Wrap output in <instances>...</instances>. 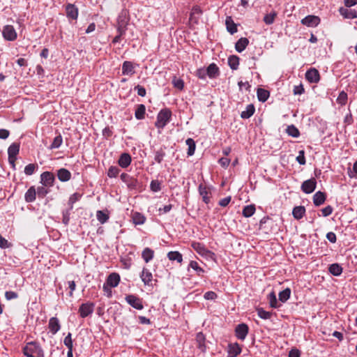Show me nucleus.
<instances>
[{
	"label": "nucleus",
	"mask_w": 357,
	"mask_h": 357,
	"mask_svg": "<svg viewBox=\"0 0 357 357\" xmlns=\"http://www.w3.org/2000/svg\"><path fill=\"white\" fill-rule=\"evenodd\" d=\"M146 107L143 104H139L137 106L135 112V116L138 120L144 119L145 117Z\"/></svg>",
	"instance_id": "473e14b6"
},
{
	"label": "nucleus",
	"mask_w": 357,
	"mask_h": 357,
	"mask_svg": "<svg viewBox=\"0 0 357 357\" xmlns=\"http://www.w3.org/2000/svg\"><path fill=\"white\" fill-rule=\"evenodd\" d=\"M172 84L175 88L179 90H182L184 87L183 80L179 78L174 77L172 80Z\"/></svg>",
	"instance_id": "13d9d810"
},
{
	"label": "nucleus",
	"mask_w": 357,
	"mask_h": 357,
	"mask_svg": "<svg viewBox=\"0 0 357 357\" xmlns=\"http://www.w3.org/2000/svg\"><path fill=\"white\" fill-rule=\"evenodd\" d=\"M172 115V114L169 109L165 108L161 109L157 115L155 126L158 129H163L171 121Z\"/></svg>",
	"instance_id": "f03ea898"
},
{
	"label": "nucleus",
	"mask_w": 357,
	"mask_h": 357,
	"mask_svg": "<svg viewBox=\"0 0 357 357\" xmlns=\"http://www.w3.org/2000/svg\"><path fill=\"white\" fill-rule=\"evenodd\" d=\"M129 17L128 12L123 10L118 16L117 18V32L120 34H125L127 30V25L129 22Z\"/></svg>",
	"instance_id": "7ed1b4c3"
},
{
	"label": "nucleus",
	"mask_w": 357,
	"mask_h": 357,
	"mask_svg": "<svg viewBox=\"0 0 357 357\" xmlns=\"http://www.w3.org/2000/svg\"><path fill=\"white\" fill-rule=\"evenodd\" d=\"M5 297L8 301H10L17 298L18 297V294L15 291H7L5 293Z\"/></svg>",
	"instance_id": "774afa93"
},
{
	"label": "nucleus",
	"mask_w": 357,
	"mask_h": 357,
	"mask_svg": "<svg viewBox=\"0 0 357 357\" xmlns=\"http://www.w3.org/2000/svg\"><path fill=\"white\" fill-rule=\"evenodd\" d=\"M257 95L258 100L260 102H264L269 98L270 93L268 91H267L266 89L259 88L257 91Z\"/></svg>",
	"instance_id": "2f4dec72"
},
{
	"label": "nucleus",
	"mask_w": 357,
	"mask_h": 357,
	"mask_svg": "<svg viewBox=\"0 0 357 357\" xmlns=\"http://www.w3.org/2000/svg\"><path fill=\"white\" fill-rule=\"evenodd\" d=\"M255 111V108L252 104L247 105L245 111H243L241 114V117L243 119H247L251 117Z\"/></svg>",
	"instance_id": "c756f323"
},
{
	"label": "nucleus",
	"mask_w": 357,
	"mask_h": 357,
	"mask_svg": "<svg viewBox=\"0 0 357 357\" xmlns=\"http://www.w3.org/2000/svg\"><path fill=\"white\" fill-rule=\"evenodd\" d=\"M36 190L34 186L30 187L24 195V199L26 202L31 203L36 200Z\"/></svg>",
	"instance_id": "393cba45"
},
{
	"label": "nucleus",
	"mask_w": 357,
	"mask_h": 357,
	"mask_svg": "<svg viewBox=\"0 0 357 357\" xmlns=\"http://www.w3.org/2000/svg\"><path fill=\"white\" fill-rule=\"evenodd\" d=\"M286 132L288 135L293 137H298L300 136V131L294 125L288 126L286 129Z\"/></svg>",
	"instance_id": "ea45409f"
},
{
	"label": "nucleus",
	"mask_w": 357,
	"mask_h": 357,
	"mask_svg": "<svg viewBox=\"0 0 357 357\" xmlns=\"http://www.w3.org/2000/svg\"><path fill=\"white\" fill-rule=\"evenodd\" d=\"M225 24L227 27V30L231 34H234L237 32V26L232 20L231 16H228L226 17Z\"/></svg>",
	"instance_id": "a878e982"
},
{
	"label": "nucleus",
	"mask_w": 357,
	"mask_h": 357,
	"mask_svg": "<svg viewBox=\"0 0 357 357\" xmlns=\"http://www.w3.org/2000/svg\"><path fill=\"white\" fill-rule=\"evenodd\" d=\"M206 70L204 68H199L196 71V76H197L199 79H205L207 74L206 73Z\"/></svg>",
	"instance_id": "338daca9"
},
{
	"label": "nucleus",
	"mask_w": 357,
	"mask_h": 357,
	"mask_svg": "<svg viewBox=\"0 0 357 357\" xmlns=\"http://www.w3.org/2000/svg\"><path fill=\"white\" fill-rule=\"evenodd\" d=\"M257 312L258 316L262 319H269L273 315L271 312L266 311L261 307L257 309Z\"/></svg>",
	"instance_id": "a18cd8bd"
},
{
	"label": "nucleus",
	"mask_w": 357,
	"mask_h": 357,
	"mask_svg": "<svg viewBox=\"0 0 357 357\" xmlns=\"http://www.w3.org/2000/svg\"><path fill=\"white\" fill-rule=\"evenodd\" d=\"M23 353L26 357H44V351L36 341L27 342L23 348Z\"/></svg>",
	"instance_id": "f257e3e1"
},
{
	"label": "nucleus",
	"mask_w": 357,
	"mask_h": 357,
	"mask_svg": "<svg viewBox=\"0 0 357 357\" xmlns=\"http://www.w3.org/2000/svg\"><path fill=\"white\" fill-rule=\"evenodd\" d=\"M255 212V206L253 204L248 205L243 209L242 214L245 218L251 217Z\"/></svg>",
	"instance_id": "a19ab883"
},
{
	"label": "nucleus",
	"mask_w": 357,
	"mask_h": 357,
	"mask_svg": "<svg viewBox=\"0 0 357 357\" xmlns=\"http://www.w3.org/2000/svg\"><path fill=\"white\" fill-rule=\"evenodd\" d=\"M120 170L116 166H111L107 172V176L109 178H115L119 174Z\"/></svg>",
	"instance_id": "6e6d98bb"
},
{
	"label": "nucleus",
	"mask_w": 357,
	"mask_h": 357,
	"mask_svg": "<svg viewBox=\"0 0 357 357\" xmlns=\"http://www.w3.org/2000/svg\"><path fill=\"white\" fill-rule=\"evenodd\" d=\"M66 12L69 19L76 20L78 17V9L74 4L68 3L66 7Z\"/></svg>",
	"instance_id": "f3484780"
},
{
	"label": "nucleus",
	"mask_w": 357,
	"mask_h": 357,
	"mask_svg": "<svg viewBox=\"0 0 357 357\" xmlns=\"http://www.w3.org/2000/svg\"><path fill=\"white\" fill-rule=\"evenodd\" d=\"M165 155V153L162 149H160L155 153V158L154 160L158 163H161Z\"/></svg>",
	"instance_id": "4d7b16f0"
},
{
	"label": "nucleus",
	"mask_w": 357,
	"mask_h": 357,
	"mask_svg": "<svg viewBox=\"0 0 357 357\" xmlns=\"http://www.w3.org/2000/svg\"><path fill=\"white\" fill-rule=\"evenodd\" d=\"M132 158L129 153H122L118 160V164L122 168H127L131 163Z\"/></svg>",
	"instance_id": "a211bd4d"
},
{
	"label": "nucleus",
	"mask_w": 357,
	"mask_h": 357,
	"mask_svg": "<svg viewBox=\"0 0 357 357\" xmlns=\"http://www.w3.org/2000/svg\"><path fill=\"white\" fill-rule=\"evenodd\" d=\"M154 257V251L149 248H146L142 252V257L146 263L149 262Z\"/></svg>",
	"instance_id": "7c9ffc66"
},
{
	"label": "nucleus",
	"mask_w": 357,
	"mask_h": 357,
	"mask_svg": "<svg viewBox=\"0 0 357 357\" xmlns=\"http://www.w3.org/2000/svg\"><path fill=\"white\" fill-rule=\"evenodd\" d=\"M58 179L61 182H67L70 180L72 174L69 170L66 168H61L57 170Z\"/></svg>",
	"instance_id": "dca6fc26"
},
{
	"label": "nucleus",
	"mask_w": 357,
	"mask_h": 357,
	"mask_svg": "<svg viewBox=\"0 0 357 357\" xmlns=\"http://www.w3.org/2000/svg\"><path fill=\"white\" fill-rule=\"evenodd\" d=\"M189 268H192L195 271H197V274L199 275H201V273H203L204 272V269L201 268L198 263L195 261H191L189 264Z\"/></svg>",
	"instance_id": "5fc2aeb1"
},
{
	"label": "nucleus",
	"mask_w": 357,
	"mask_h": 357,
	"mask_svg": "<svg viewBox=\"0 0 357 357\" xmlns=\"http://www.w3.org/2000/svg\"><path fill=\"white\" fill-rule=\"evenodd\" d=\"M125 299L130 306L137 310H142L144 308L142 300L135 295H128Z\"/></svg>",
	"instance_id": "0eeeda50"
},
{
	"label": "nucleus",
	"mask_w": 357,
	"mask_h": 357,
	"mask_svg": "<svg viewBox=\"0 0 357 357\" xmlns=\"http://www.w3.org/2000/svg\"><path fill=\"white\" fill-rule=\"evenodd\" d=\"M270 306L272 308H278L279 307L276 295L274 291L271 292L268 296Z\"/></svg>",
	"instance_id": "37998d69"
},
{
	"label": "nucleus",
	"mask_w": 357,
	"mask_h": 357,
	"mask_svg": "<svg viewBox=\"0 0 357 357\" xmlns=\"http://www.w3.org/2000/svg\"><path fill=\"white\" fill-rule=\"evenodd\" d=\"M46 187L47 186L44 185L38 187L36 195H38L39 197L43 198L49 193L50 191Z\"/></svg>",
	"instance_id": "3c124183"
},
{
	"label": "nucleus",
	"mask_w": 357,
	"mask_h": 357,
	"mask_svg": "<svg viewBox=\"0 0 357 357\" xmlns=\"http://www.w3.org/2000/svg\"><path fill=\"white\" fill-rule=\"evenodd\" d=\"M82 197V194L78 192L73 193L69 198L68 205H70V209L73 208V204Z\"/></svg>",
	"instance_id": "49530a36"
},
{
	"label": "nucleus",
	"mask_w": 357,
	"mask_h": 357,
	"mask_svg": "<svg viewBox=\"0 0 357 357\" xmlns=\"http://www.w3.org/2000/svg\"><path fill=\"white\" fill-rule=\"evenodd\" d=\"M135 73V66L132 62L126 61L122 64V74L123 75L132 76Z\"/></svg>",
	"instance_id": "4468645a"
},
{
	"label": "nucleus",
	"mask_w": 357,
	"mask_h": 357,
	"mask_svg": "<svg viewBox=\"0 0 357 357\" xmlns=\"http://www.w3.org/2000/svg\"><path fill=\"white\" fill-rule=\"evenodd\" d=\"M132 218L135 225H143L146 220L144 215L138 212L134 213Z\"/></svg>",
	"instance_id": "58836bf2"
},
{
	"label": "nucleus",
	"mask_w": 357,
	"mask_h": 357,
	"mask_svg": "<svg viewBox=\"0 0 357 357\" xmlns=\"http://www.w3.org/2000/svg\"><path fill=\"white\" fill-rule=\"evenodd\" d=\"M186 145L188 146L187 154L188 156L194 155L196 148V144L193 139L188 138L185 141Z\"/></svg>",
	"instance_id": "4c0bfd02"
},
{
	"label": "nucleus",
	"mask_w": 357,
	"mask_h": 357,
	"mask_svg": "<svg viewBox=\"0 0 357 357\" xmlns=\"http://www.w3.org/2000/svg\"><path fill=\"white\" fill-rule=\"evenodd\" d=\"M333 211V208L328 205L321 209L322 215L324 217L329 216Z\"/></svg>",
	"instance_id": "69168bd1"
},
{
	"label": "nucleus",
	"mask_w": 357,
	"mask_h": 357,
	"mask_svg": "<svg viewBox=\"0 0 357 357\" xmlns=\"http://www.w3.org/2000/svg\"><path fill=\"white\" fill-rule=\"evenodd\" d=\"M120 282V275L116 273H112L107 277L106 284L109 285V287H116L118 286Z\"/></svg>",
	"instance_id": "6ab92c4d"
},
{
	"label": "nucleus",
	"mask_w": 357,
	"mask_h": 357,
	"mask_svg": "<svg viewBox=\"0 0 357 357\" xmlns=\"http://www.w3.org/2000/svg\"><path fill=\"white\" fill-rule=\"evenodd\" d=\"M206 73L207 75L211 78H215L217 77L220 74V70L217 65L214 63H211L206 68Z\"/></svg>",
	"instance_id": "412c9836"
},
{
	"label": "nucleus",
	"mask_w": 357,
	"mask_h": 357,
	"mask_svg": "<svg viewBox=\"0 0 357 357\" xmlns=\"http://www.w3.org/2000/svg\"><path fill=\"white\" fill-rule=\"evenodd\" d=\"M249 44L247 38H241L235 44V49L238 52H242Z\"/></svg>",
	"instance_id": "bb28decb"
},
{
	"label": "nucleus",
	"mask_w": 357,
	"mask_h": 357,
	"mask_svg": "<svg viewBox=\"0 0 357 357\" xmlns=\"http://www.w3.org/2000/svg\"><path fill=\"white\" fill-rule=\"evenodd\" d=\"M150 188L153 192H158L161 190L160 183L158 180H153L150 184Z\"/></svg>",
	"instance_id": "052dcab7"
},
{
	"label": "nucleus",
	"mask_w": 357,
	"mask_h": 357,
	"mask_svg": "<svg viewBox=\"0 0 357 357\" xmlns=\"http://www.w3.org/2000/svg\"><path fill=\"white\" fill-rule=\"evenodd\" d=\"M98 220L101 223L104 224L109 220L108 214L105 213L102 211H98L96 213Z\"/></svg>",
	"instance_id": "de8ad7c7"
},
{
	"label": "nucleus",
	"mask_w": 357,
	"mask_h": 357,
	"mask_svg": "<svg viewBox=\"0 0 357 357\" xmlns=\"http://www.w3.org/2000/svg\"><path fill=\"white\" fill-rule=\"evenodd\" d=\"M248 326L245 324H238L235 328V335L238 340H244L248 333Z\"/></svg>",
	"instance_id": "9d476101"
},
{
	"label": "nucleus",
	"mask_w": 357,
	"mask_h": 357,
	"mask_svg": "<svg viewBox=\"0 0 357 357\" xmlns=\"http://www.w3.org/2000/svg\"><path fill=\"white\" fill-rule=\"evenodd\" d=\"M305 78L310 83H317L320 79L319 73L315 68H310L306 72Z\"/></svg>",
	"instance_id": "f8f14e48"
},
{
	"label": "nucleus",
	"mask_w": 357,
	"mask_h": 357,
	"mask_svg": "<svg viewBox=\"0 0 357 357\" xmlns=\"http://www.w3.org/2000/svg\"><path fill=\"white\" fill-rule=\"evenodd\" d=\"M305 213V208L303 206H295L292 211V215L296 220L301 219Z\"/></svg>",
	"instance_id": "cd10ccee"
},
{
	"label": "nucleus",
	"mask_w": 357,
	"mask_h": 357,
	"mask_svg": "<svg viewBox=\"0 0 357 357\" xmlns=\"http://www.w3.org/2000/svg\"><path fill=\"white\" fill-rule=\"evenodd\" d=\"M20 151V144L14 142L8 149V155L10 157H17Z\"/></svg>",
	"instance_id": "72a5a7b5"
},
{
	"label": "nucleus",
	"mask_w": 357,
	"mask_h": 357,
	"mask_svg": "<svg viewBox=\"0 0 357 357\" xmlns=\"http://www.w3.org/2000/svg\"><path fill=\"white\" fill-rule=\"evenodd\" d=\"M317 187V181L314 178L307 179L303 182L301 190L305 194H310L314 191Z\"/></svg>",
	"instance_id": "423d86ee"
},
{
	"label": "nucleus",
	"mask_w": 357,
	"mask_h": 357,
	"mask_svg": "<svg viewBox=\"0 0 357 357\" xmlns=\"http://www.w3.org/2000/svg\"><path fill=\"white\" fill-rule=\"evenodd\" d=\"M290 295L291 289L289 288H286L279 293V301H280L282 303H285L289 298Z\"/></svg>",
	"instance_id": "79ce46f5"
},
{
	"label": "nucleus",
	"mask_w": 357,
	"mask_h": 357,
	"mask_svg": "<svg viewBox=\"0 0 357 357\" xmlns=\"http://www.w3.org/2000/svg\"><path fill=\"white\" fill-rule=\"evenodd\" d=\"M342 268L339 264H333L328 268L329 272L335 276H339L342 273Z\"/></svg>",
	"instance_id": "c9c22d12"
},
{
	"label": "nucleus",
	"mask_w": 357,
	"mask_h": 357,
	"mask_svg": "<svg viewBox=\"0 0 357 357\" xmlns=\"http://www.w3.org/2000/svg\"><path fill=\"white\" fill-rule=\"evenodd\" d=\"M267 223H272L271 219L268 217L263 218L259 222V229L264 230L266 229V225Z\"/></svg>",
	"instance_id": "0e129e2a"
},
{
	"label": "nucleus",
	"mask_w": 357,
	"mask_h": 357,
	"mask_svg": "<svg viewBox=\"0 0 357 357\" xmlns=\"http://www.w3.org/2000/svg\"><path fill=\"white\" fill-rule=\"evenodd\" d=\"M275 17H276L275 12H273L269 14H266L264 17V22L266 24L270 25L273 23Z\"/></svg>",
	"instance_id": "603ef678"
},
{
	"label": "nucleus",
	"mask_w": 357,
	"mask_h": 357,
	"mask_svg": "<svg viewBox=\"0 0 357 357\" xmlns=\"http://www.w3.org/2000/svg\"><path fill=\"white\" fill-rule=\"evenodd\" d=\"M94 303L91 302L82 303L79 308L80 317L85 318L92 314L94 310Z\"/></svg>",
	"instance_id": "6e6552de"
},
{
	"label": "nucleus",
	"mask_w": 357,
	"mask_h": 357,
	"mask_svg": "<svg viewBox=\"0 0 357 357\" xmlns=\"http://www.w3.org/2000/svg\"><path fill=\"white\" fill-rule=\"evenodd\" d=\"M348 176L351 178H357V160L354 163L352 169H349Z\"/></svg>",
	"instance_id": "680f3d73"
},
{
	"label": "nucleus",
	"mask_w": 357,
	"mask_h": 357,
	"mask_svg": "<svg viewBox=\"0 0 357 357\" xmlns=\"http://www.w3.org/2000/svg\"><path fill=\"white\" fill-rule=\"evenodd\" d=\"M11 246L12 244L0 234V248L5 249Z\"/></svg>",
	"instance_id": "e2e57ef3"
},
{
	"label": "nucleus",
	"mask_w": 357,
	"mask_h": 357,
	"mask_svg": "<svg viewBox=\"0 0 357 357\" xmlns=\"http://www.w3.org/2000/svg\"><path fill=\"white\" fill-rule=\"evenodd\" d=\"M37 168V165L33 163L29 164L24 168V173L28 176L32 175Z\"/></svg>",
	"instance_id": "8fccbe9b"
},
{
	"label": "nucleus",
	"mask_w": 357,
	"mask_h": 357,
	"mask_svg": "<svg viewBox=\"0 0 357 357\" xmlns=\"http://www.w3.org/2000/svg\"><path fill=\"white\" fill-rule=\"evenodd\" d=\"M303 25L310 27H315L320 23V18L315 15H307L301 20Z\"/></svg>",
	"instance_id": "9b49d317"
},
{
	"label": "nucleus",
	"mask_w": 357,
	"mask_h": 357,
	"mask_svg": "<svg viewBox=\"0 0 357 357\" xmlns=\"http://www.w3.org/2000/svg\"><path fill=\"white\" fill-rule=\"evenodd\" d=\"M199 195L202 197V200L206 204H208L210 202L211 192L207 189V188L205 185H203L202 184H200L199 185Z\"/></svg>",
	"instance_id": "b1692460"
},
{
	"label": "nucleus",
	"mask_w": 357,
	"mask_h": 357,
	"mask_svg": "<svg viewBox=\"0 0 357 357\" xmlns=\"http://www.w3.org/2000/svg\"><path fill=\"white\" fill-rule=\"evenodd\" d=\"M2 35L3 38L8 41H14L17 37V32L12 25L4 26L2 30Z\"/></svg>",
	"instance_id": "39448f33"
},
{
	"label": "nucleus",
	"mask_w": 357,
	"mask_h": 357,
	"mask_svg": "<svg viewBox=\"0 0 357 357\" xmlns=\"http://www.w3.org/2000/svg\"><path fill=\"white\" fill-rule=\"evenodd\" d=\"M140 278L144 285H152L153 275L149 269L144 268L140 274Z\"/></svg>",
	"instance_id": "2eb2a0df"
},
{
	"label": "nucleus",
	"mask_w": 357,
	"mask_h": 357,
	"mask_svg": "<svg viewBox=\"0 0 357 357\" xmlns=\"http://www.w3.org/2000/svg\"><path fill=\"white\" fill-rule=\"evenodd\" d=\"M191 245L192 248L195 250H196L199 255H205L207 253L210 252L201 243L192 242Z\"/></svg>",
	"instance_id": "c85d7f7f"
},
{
	"label": "nucleus",
	"mask_w": 357,
	"mask_h": 357,
	"mask_svg": "<svg viewBox=\"0 0 357 357\" xmlns=\"http://www.w3.org/2000/svg\"><path fill=\"white\" fill-rule=\"evenodd\" d=\"M347 93L342 91L339 93V96L337 98V102L341 105H344L347 103Z\"/></svg>",
	"instance_id": "09e8293b"
},
{
	"label": "nucleus",
	"mask_w": 357,
	"mask_h": 357,
	"mask_svg": "<svg viewBox=\"0 0 357 357\" xmlns=\"http://www.w3.org/2000/svg\"><path fill=\"white\" fill-rule=\"evenodd\" d=\"M241 352V349L238 343L229 344L228 345L229 357H236Z\"/></svg>",
	"instance_id": "5701e85b"
},
{
	"label": "nucleus",
	"mask_w": 357,
	"mask_h": 357,
	"mask_svg": "<svg viewBox=\"0 0 357 357\" xmlns=\"http://www.w3.org/2000/svg\"><path fill=\"white\" fill-rule=\"evenodd\" d=\"M63 344L68 348V349L70 350V349H73L72 335L70 333H68V334L65 337L63 340Z\"/></svg>",
	"instance_id": "864d4df0"
},
{
	"label": "nucleus",
	"mask_w": 357,
	"mask_h": 357,
	"mask_svg": "<svg viewBox=\"0 0 357 357\" xmlns=\"http://www.w3.org/2000/svg\"><path fill=\"white\" fill-rule=\"evenodd\" d=\"M296 161L301 165H304L306 163L305 157V151L301 150L298 152V155L296 158Z\"/></svg>",
	"instance_id": "bf43d9fd"
},
{
	"label": "nucleus",
	"mask_w": 357,
	"mask_h": 357,
	"mask_svg": "<svg viewBox=\"0 0 357 357\" xmlns=\"http://www.w3.org/2000/svg\"><path fill=\"white\" fill-rule=\"evenodd\" d=\"M49 329L50 332L54 335L56 334L61 328L59 321L56 317H52L49 321Z\"/></svg>",
	"instance_id": "4be33fe9"
},
{
	"label": "nucleus",
	"mask_w": 357,
	"mask_h": 357,
	"mask_svg": "<svg viewBox=\"0 0 357 357\" xmlns=\"http://www.w3.org/2000/svg\"><path fill=\"white\" fill-rule=\"evenodd\" d=\"M228 64L231 69L236 70L239 66V58L236 55H231L228 58Z\"/></svg>",
	"instance_id": "e433bc0d"
},
{
	"label": "nucleus",
	"mask_w": 357,
	"mask_h": 357,
	"mask_svg": "<svg viewBox=\"0 0 357 357\" xmlns=\"http://www.w3.org/2000/svg\"><path fill=\"white\" fill-rule=\"evenodd\" d=\"M62 142H63V138H62V136L59 134V135L56 136L54 138L53 142L50 146V149H58L61 146Z\"/></svg>",
	"instance_id": "c03bdc74"
},
{
	"label": "nucleus",
	"mask_w": 357,
	"mask_h": 357,
	"mask_svg": "<svg viewBox=\"0 0 357 357\" xmlns=\"http://www.w3.org/2000/svg\"><path fill=\"white\" fill-rule=\"evenodd\" d=\"M326 199V193L321 192V191H317L314 195H313V204L316 206H319L322 205Z\"/></svg>",
	"instance_id": "aec40b11"
},
{
	"label": "nucleus",
	"mask_w": 357,
	"mask_h": 357,
	"mask_svg": "<svg viewBox=\"0 0 357 357\" xmlns=\"http://www.w3.org/2000/svg\"><path fill=\"white\" fill-rule=\"evenodd\" d=\"M339 13L345 19L357 18V11L354 9L341 7L339 9Z\"/></svg>",
	"instance_id": "ddd939ff"
},
{
	"label": "nucleus",
	"mask_w": 357,
	"mask_h": 357,
	"mask_svg": "<svg viewBox=\"0 0 357 357\" xmlns=\"http://www.w3.org/2000/svg\"><path fill=\"white\" fill-rule=\"evenodd\" d=\"M121 179L126 184L128 188L130 190H137L140 188V183L138 180L127 173H122L121 174Z\"/></svg>",
	"instance_id": "20e7f679"
},
{
	"label": "nucleus",
	"mask_w": 357,
	"mask_h": 357,
	"mask_svg": "<svg viewBox=\"0 0 357 357\" xmlns=\"http://www.w3.org/2000/svg\"><path fill=\"white\" fill-rule=\"evenodd\" d=\"M167 257L170 261H176L178 263L183 261V256L178 251H170L167 253Z\"/></svg>",
	"instance_id": "f704fd0d"
},
{
	"label": "nucleus",
	"mask_w": 357,
	"mask_h": 357,
	"mask_svg": "<svg viewBox=\"0 0 357 357\" xmlns=\"http://www.w3.org/2000/svg\"><path fill=\"white\" fill-rule=\"evenodd\" d=\"M40 183L44 186L52 187L55 181V176L53 173L50 172H44L40 175Z\"/></svg>",
	"instance_id": "1a4fd4ad"
}]
</instances>
